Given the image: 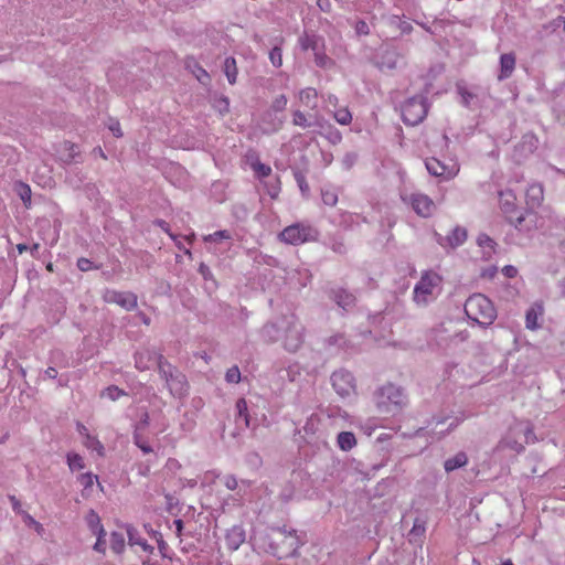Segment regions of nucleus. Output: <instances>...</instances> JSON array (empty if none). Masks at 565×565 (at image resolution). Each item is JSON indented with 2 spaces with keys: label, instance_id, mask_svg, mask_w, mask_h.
<instances>
[{
  "label": "nucleus",
  "instance_id": "1",
  "mask_svg": "<svg viewBox=\"0 0 565 565\" xmlns=\"http://www.w3.org/2000/svg\"><path fill=\"white\" fill-rule=\"evenodd\" d=\"M154 365H158L159 373L173 396L181 397L186 393L185 376L168 363L161 354L150 350H142L136 354L135 366L139 371L150 370Z\"/></svg>",
  "mask_w": 565,
  "mask_h": 565
},
{
  "label": "nucleus",
  "instance_id": "2",
  "mask_svg": "<svg viewBox=\"0 0 565 565\" xmlns=\"http://www.w3.org/2000/svg\"><path fill=\"white\" fill-rule=\"evenodd\" d=\"M467 317L481 327H489L497 318L492 301L482 294H473L465 303Z\"/></svg>",
  "mask_w": 565,
  "mask_h": 565
},
{
  "label": "nucleus",
  "instance_id": "3",
  "mask_svg": "<svg viewBox=\"0 0 565 565\" xmlns=\"http://www.w3.org/2000/svg\"><path fill=\"white\" fill-rule=\"evenodd\" d=\"M273 553L278 558H287L296 555L303 544L295 530L277 529L271 534Z\"/></svg>",
  "mask_w": 565,
  "mask_h": 565
},
{
  "label": "nucleus",
  "instance_id": "4",
  "mask_svg": "<svg viewBox=\"0 0 565 565\" xmlns=\"http://www.w3.org/2000/svg\"><path fill=\"white\" fill-rule=\"evenodd\" d=\"M406 402L402 388L393 384H386L377 392V408L383 414H394L402 409Z\"/></svg>",
  "mask_w": 565,
  "mask_h": 565
},
{
  "label": "nucleus",
  "instance_id": "5",
  "mask_svg": "<svg viewBox=\"0 0 565 565\" xmlns=\"http://www.w3.org/2000/svg\"><path fill=\"white\" fill-rule=\"evenodd\" d=\"M428 113L427 100L424 96H415L407 99L402 106V118L406 125L420 124Z\"/></svg>",
  "mask_w": 565,
  "mask_h": 565
},
{
  "label": "nucleus",
  "instance_id": "6",
  "mask_svg": "<svg viewBox=\"0 0 565 565\" xmlns=\"http://www.w3.org/2000/svg\"><path fill=\"white\" fill-rule=\"evenodd\" d=\"M441 280L437 273L433 270L425 271L414 288V300L417 303H427L434 290L440 286Z\"/></svg>",
  "mask_w": 565,
  "mask_h": 565
},
{
  "label": "nucleus",
  "instance_id": "7",
  "mask_svg": "<svg viewBox=\"0 0 565 565\" xmlns=\"http://www.w3.org/2000/svg\"><path fill=\"white\" fill-rule=\"evenodd\" d=\"M499 206L507 220L514 225L515 228L522 230L524 215L519 214L516 205V195L512 190H503L499 192Z\"/></svg>",
  "mask_w": 565,
  "mask_h": 565
},
{
  "label": "nucleus",
  "instance_id": "8",
  "mask_svg": "<svg viewBox=\"0 0 565 565\" xmlns=\"http://www.w3.org/2000/svg\"><path fill=\"white\" fill-rule=\"evenodd\" d=\"M425 166L431 175L439 178L441 181H449L454 179L460 171L459 163L454 159L441 161L431 157L426 159Z\"/></svg>",
  "mask_w": 565,
  "mask_h": 565
},
{
  "label": "nucleus",
  "instance_id": "9",
  "mask_svg": "<svg viewBox=\"0 0 565 565\" xmlns=\"http://www.w3.org/2000/svg\"><path fill=\"white\" fill-rule=\"evenodd\" d=\"M317 232L309 225L292 224L282 230L279 234V239L287 244L300 245L307 242L315 241Z\"/></svg>",
  "mask_w": 565,
  "mask_h": 565
},
{
  "label": "nucleus",
  "instance_id": "10",
  "mask_svg": "<svg viewBox=\"0 0 565 565\" xmlns=\"http://www.w3.org/2000/svg\"><path fill=\"white\" fill-rule=\"evenodd\" d=\"M402 201L408 204L413 211L420 217H430L437 206L434 200L425 193L415 192L409 195H402Z\"/></svg>",
  "mask_w": 565,
  "mask_h": 565
},
{
  "label": "nucleus",
  "instance_id": "11",
  "mask_svg": "<svg viewBox=\"0 0 565 565\" xmlns=\"http://www.w3.org/2000/svg\"><path fill=\"white\" fill-rule=\"evenodd\" d=\"M103 300L107 303H116L127 311H131L138 306L137 295L131 291L106 289L103 294Z\"/></svg>",
  "mask_w": 565,
  "mask_h": 565
},
{
  "label": "nucleus",
  "instance_id": "12",
  "mask_svg": "<svg viewBox=\"0 0 565 565\" xmlns=\"http://www.w3.org/2000/svg\"><path fill=\"white\" fill-rule=\"evenodd\" d=\"M332 386L341 397H349L355 394L356 386L354 376L344 370L335 371L331 375Z\"/></svg>",
  "mask_w": 565,
  "mask_h": 565
},
{
  "label": "nucleus",
  "instance_id": "13",
  "mask_svg": "<svg viewBox=\"0 0 565 565\" xmlns=\"http://www.w3.org/2000/svg\"><path fill=\"white\" fill-rule=\"evenodd\" d=\"M149 414L145 413L140 422L136 425L134 431V444L143 452L151 454L153 451L152 447L149 445L148 440L145 437V433L149 426Z\"/></svg>",
  "mask_w": 565,
  "mask_h": 565
},
{
  "label": "nucleus",
  "instance_id": "14",
  "mask_svg": "<svg viewBox=\"0 0 565 565\" xmlns=\"http://www.w3.org/2000/svg\"><path fill=\"white\" fill-rule=\"evenodd\" d=\"M544 201V189L540 183H532L525 192V202L530 210L541 206Z\"/></svg>",
  "mask_w": 565,
  "mask_h": 565
},
{
  "label": "nucleus",
  "instance_id": "15",
  "mask_svg": "<svg viewBox=\"0 0 565 565\" xmlns=\"http://www.w3.org/2000/svg\"><path fill=\"white\" fill-rule=\"evenodd\" d=\"M302 343V330L297 326H291L286 331L284 345L288 351H297Z\"/></svg>",
  "mask_w": 565,
  "mask_h": 565
},
{
  "label": "nucleus",
  "instance_id": "16",
  "mask_svg": "<svg viewBox=\"0 0 565 565\" xmlns=\"http://www.w3.org/2000/svg\"><path fill=\"white\" fill-rule=\"evenodd\" d=\"M516 58L514 53H504L500 56V73L498 75L499 81L511 77L515 68Z\"/></svg>",
  "mask_w": 565,
  "mask_h": 565
},
{
  "label": "nucleus",
  "instance_id": "17",
  "mask_svg": "<svg viewBox=\"0 0 565 565\" xmlns=\"http://www.w3.org/2000/svg\"><path fill=\"white\" fill-rule=\"evenodd\" d=\"M247 161L257 178H259V179L267 178L271 174V168L269 166L260 162V160L256 153L248 154Z\"/></svg>",
  "mask_w": 565,
  "mask_h": 565
},
{
  "label": "nucleus",
  "instance_id": "18",
  "mask_svg": "<svg viewBox=\"0 0 565 565\" xmlns=\"http://www.w3.org/2000/svg\"><path fill=\"white\" fill-rule=\"evenodd\" d=\"M77 481H78V483L83 488L82 489V497L85 498V499L90 497L95 482L98 486H100L99 482H98V477L96 475H93L92 472L81 473L77 477Z\"/></svg>",
  "mask_w": 565,
  "mask_h": 565
},
{
  "label": "nucleus",
  "instance_id": "19",
  "mask_svg": "<svg viewBox=\"0 0 565 565\" xmlns=\"http://www.w3.org/2000/svg\"><path fill=\"white\" fill-rule=\"evenodd\" d=\"M467 239V231L463 227L456 226L449 235L446 236V244L452 248L460 246Z\"/></svg>",
  "mask_w": 565,
  "mask_h": 565
},
{
  "label": "nucleus",
  "instance_id": "20",
  "mask_svg": "<svg viewBox=\"0 0 565 565\" xmlns=\"http://www.w3.org/2000/svg\"><path fill=\"white\" fill-rule=\"evenodd\" d=\"M227 545L232 550H237L239 545L245 541V534L242 527L233 526L226 535Z\"/></svg>",
  "mask_w": 565,
  "mask_h": 565
},
{
  "label": "nucleus",
  "instance_id": "21",
  "mask_svg": "<svg viewBox=\"0 0 565 565\" xmlns=\"http://www.w3.org/2000/svg\"><path fill=\"white\" fill-rule=\"evenodd\" d=\"M468 463V457L465 452H458L454 457L447 459L444 463L447 472L465 467Z\"/></svg>",
  "mask_w": 565,
  "mask_h": 565
},
{
  "label": "nucleus",
  "instance_id": "22",
  "mask_svg": "<svg viewBox=\"0 0 565 565\" xmlns=\"http://www.w3.org/2000/svg\"><path fill=\"white\" fill-rule=\"evenodd\" d=\"M318 93L312 87H307L299 93V100L302 105L315 108L317 106Z\"/></svg>",
  "mask_w": 565,
  "mask_h": 565
},
{
  "label": "nucleus",
  "instance_id": "23",
  "mask_svg": "<svg viewBox=\"0 0 565 565\" xmlns=\"http://www.w3.org/2000/svg\"><path fill=\"white\" fill-rule=\"evenodd\" d=\"M356 445V439L353 433L342 431L338 435V446L343 451L351 450Z\"/></svg>",
  "mask_w": 565,
  "mask_h": 565
},
{
  "label": "nucleus",
  "instance_id": "24",
  "mask_svg": "<svg viewBox=\"0 0 565 565\" xmlns=\"http://www.w3.org/2000/svg\"><path fill=\"white\" fill-rule=\"evenodd\" d=\"M319 42L320 39L317 35L313 34H303L299 39L300 47L303 51L312 50L313 52L319 50Z\"/></svg>",
  "mask_w": 565,
  "mask_h": 565
},
{
  "label": "nucleus",
  "instance_id": "25",
  "mask_svg": "<svg viewBox=\"0 0 565 565\" xmlns=\"http://www.w3.org/2000/svg\"><path fill=\"white\" fill-rule=\"evenodd\" d=\"M186 66L190 68L192 67V64H193V74L195 75V77L198 78V81H200L201 83L203 84H206L209 81H210V75L209 73L203 68L201 67L195 61L194 58L192 57H189L186 60Z\"/></svg>",
  "mask_w": 565,
  "mask_h": 565
},
{
  "label": "nucleus",
  "instance_id": "26",
  "mask_svg": "<svg viewBox=\"0 0 565 565\" xmlns=\"http://www.w3.org/2000/svg\"><path fill=\"white\" fill-rule=\"evenodd\" d=\"M224 73L230 82V84L236 83L237 77V66L234 57H227L224 62Z\"/></svg>",
  "mask_w": 565,
  "mask_h": 565
},
{
  "label": "nucleus",
  "instance_id": "27",
  "mask_svg": "<svg viewBox=\"0 0 565 565\" xmlns=\"http://www.w3.org/2000/svg\"><path fill=\"white\" fill-rule=\"evenodd\" d=\"M110 548L114 553L120 554L125 550V537L122 533L113 532L110 534Z\"/></svg>",
  "mask_w": 565,
  "mask_h": 565
},
{
  "label": "nucleus",
  "instance_id": "28",
  "mask_svg": "<svg viewBox=\"0 0 565 565\" xmlns=\"http://www.w3.org/2000/svg\"><path fill=\"white\" fill-rule=\"evenodd\" d=\"M84 445L86 448L96 451L98 456H104L105 454V448L103 444L98 440L97 437L92 436L90 434H86Z\"/></svg>",
  "mask_w": 565,
  "mask_h": 565
},
{
  "label": "nucleus",
  "instance_id": "29",
  "mask_svg": "<svg viewBox=\"0 0 565 565\" xmlns=\"http://www.w3.org/2000/svg\"><path fill=\"white\" fill-rule=\"evenodd\" d=\"M335 302L339 305V307L343 309H348L354 305L355 298L353 295L348 294L343 290H340L335 294Z\"/></svg>",
  "mask_w": 565,
  "mask_h": 565
},
{
  "label": "nucleus",
  "instance_id": "30",
  "mask_svg": "<svg viewBox=\"0 0 565 565\" xmlns=\"http://www.w3.org/2000/svg\"><path fill=\"white\" fill-rule=\"evenodd\" d=\"M542 313V307H532L527 310L526 317H525V323L527 329H536L537 328V318L539 315Z\"/></svg>",
  "mask_w": 565,
  "mask_h": 565
},
{
  "label": "nucleus",
  "instance_id": "31",
  "mask_svg": "<svg viewBox=\"0 0 565 565\" xmlns=\"http://www.w3.org/2000/svg\"><path fill=\"white\" fill-rule=\"evenodd\" d=\"M67 465L72 471L82 470L85 468L83 457L76 452L67 454Z\"/></svg>",
  "mask_w": 565,
  "mask_h": 565
},
{
  "label": "nucleus",
  "instance_id": "32",
  "mask_svg": "<svg viewBox=\"0 0 565 565\" xmlns=\"http://www.w3.org/2000/svg\"><path fill=\"white\" fill-rule=\"evenodd\" d=\"M231 238H232V235L226 230L216 231L212 234H207V235L203 236V241L205 243H218L223 239H231Z\"/></svg>",
  "mask_w": 565,
  "mask_h": 565
},
{
  "label": "nucleus",
  "instance_id": "33",
  "mask_svg": "<svg viewBox=\"0 0 565 565\" xmlns=\"http://www.w3.org/2000/svg\"><path fill=\"white\" fill-rule=\"evenodd\" d=\"M125 395H127V393L116 385H110L106 387L100 394L102 397H107L111 401H117L118 398Z\"/></svg>",
  "mask_w": 565,
  "mask_h": 565
},
{
  "label": "nucleus",
  "instance_id": "34",
  "mask_svg": "<svg viewBox=\"0 0 565 565\" xmlns=\"http://www.w3.org/2000/svg\"><path fill=\"white\" fill-rule=\"evenodd\" d=\"M333 117L340 125H349L352 121V115L347 107L337 109Z\"/></svg>",
  "mask_w": 565,
  "mask_h": 565
},
{
  "label": "nucleus",
  "instance_id": "35",
  "mask_svg": "<svg viewBox=\"0 0 565 565\" xmlns=\"http://www.w3.org/2000/svg\"><path fill=\"white\" fill-rule=\"evenodd\" d=\"M18 193H19L21 200L23 201L25 207H30L31 195H32L30 185L26 183H23V182L19 183Z\"/></svg>",
  "mask_w": 565,
  "mask_h": 565
},
{
  "label": "nucleus",
  "instance_id": "36",
  "mask_svg": "<svg viewBox=\"0 0 565 565\" xmlns=\"http://www.w3.org/2000/svg\"><path fill=\"white\" fill-rule=\"evenodd\" d=\"M321 198L326 205L334 206L338 202V194L332 189H323L321 191Z\"/></svg>",
  "mask_w": 565,
  "mask_h": 565
},
{
  "label": "nucleus",
  "instance_id": "37",
  "mask_svg": "<svg viewBox=\"0 0 565 565\" xmlns=\"http://www.w3.org/2000/svg\"><path fill=\"white\" fill-rule=\"evenodd\" d=\"M269 60L271 62V64L275 66V67H280L282 65V53H281V49L278 47V46H275L270 52H269Z\"/></svg>",
  "mask_w": 565,
  "mask_h": 565
},
{
  "label": "nucleus",
  "instance_id": "38",
  "mask_svg": "<svg viewBox=\"0 0 565 565\" xmlns=\"http://www.w3.org/2000/svg\"><path fill=\"white\" fill-rule=\"evenodd\" d=\"M315 61L316 64L320 67H330L333 64V61L329 58L324 53L316 51L315 52Z\"/></svg>",
  "mask_w": 565,
  "mask_h": 565
},
{
  "label": "nucleus",
  "instance_id": "39",
  "mask_svg": "<svg viewBox=\"0 0 565 565\" xmlns=\"http://www.w3.org/2000/svg\"><path fill=\"white\" fill-rule=\"evenodd\" d=\"M225 380H226L227 383H235V384L238 383L241 381V371H239V369L236 365L230 367L226 371Z\"/></svg>",
  "mask_w": 565,
  "mask_h": 565
},
{
  "label": "nucleus",
  "instance_id": "40",
  "mask_svg": "<svg viewBox=\"0 0 565 565\" xmlns=\"http://www.w3.org/2000/svg\"><path fill=\"white\" fill-rule=\"evenodd\" d=\"M87 522H88L94 534L98 533L99 529L103 527L100 524L99 516L94 511H90L88 513Z\"/></svg>",
  "mask_w": 565,
  "mask_h": 565
},
{
  "label": "nucleus",
  "instance_id": "41",
  "mask_svg": "<svg viewBox=\"0 0 565 565\" xmlns=\"http://www.w3.org/2000/svg\"><path fill=\"white\" fill-rule=\"evenodd\" d=\"M95 534L97 535V541L94 545V550L99 553H105V550H106V547H105L106 542L104 539V536L106 535L105 530L103 527H100L98 533H95Z\"/></svg>",
  "mask_w": 565,
  "mask_h": 565
},
{
  "label": "nucleus",
  "instance_id": "42",
  "mask_svg": "<svg viewBox=\"0 0 565 565\" xmlns=\"http://www.w3.org/2000/svg\"><path fill=\"white\" fill-rule=\"evenodd\" d=\"M236 408L238 411L239 416L244 417L246 425H248V413H247V403L244 398H239L236 403Z\"/></svg>",
  "mask_w": 565,
  "mask_h": 565
},
{
  "label": "nucleus",
  "instance_id": "43",
  "mask_svg": "<svg viewBox=\"0 0 565 565\" xmlns=\"http://www.w3.org/2000/svg\"><path fill=\"white\" fill-rule=\"evenodd\" d=\"M287 106V97L285 95H279L278 97H276L273 102V109L276 110V111H281L286 108Z\"/></svg>",
  "mask_w": 565,
  "mask_h": 565
},
{
  "label": "nucleus",
  "instance_id": "44",
  "mask_svg": "<svg viewBox=\"0 0 565 565\" xmlns=\"http://www.w3.org/2000/svg\"><path fill=\"white\" fill-rule=\"evenodd\" d=\"M292 122H294V125L300 126L303 128L308 126L307 118H306L305 114L301 113L300 110H296L294 113Z\"/></svg>",
  "mask_w": 565,
  "mask_h": 565
},
{
  "label": "nucleus",
  "instance_id": "45",
  "mask_svg": "<svg viewBox=\"0 0 565 565\" xmlns=\"http://www.w3.org/2000/svg\"><path fill=\"white\" fill-rule=\"evenodd\" d=\"M77 267L81 271H88L93 268V263L85 257H81L77 259Z\"/></svg>",
  "mask_w": 565,
  "mask_h": 565
},
{
  "label": "nucleus",
  "instance_id": "46",
  "mask_svg": "<svg viewBox=\"0 0 565 565\" xmlns=\"http://www.w3.org/2000/svg\"><path fill=\"white\" fill-rule=\"evenodd\" d=\"M502 273L508 278H514L518 275V269L512 265H508L503 267Z\"/></svg>",
  "mask_w": 565,
  "mask_h": 565
},
{
  "label": "nucleus",
  "instance_id": "47",
  "mask_svg": "<svg viewBox=\"0 0 565 565\" xmlns=\"http://www.w3.org/2000/svg\"><path fill=\"white\" fill-rule=\"evenodd\" d=\"M224 484L228 490H235L237 488V480L236 478L228 476L225 478Z\"/></svg>",
  "mask_w": 565,
  "mask_h": 565
},
{
  "label": "nucleus",
  "instance_id": "48",
  "mask_svg": "<svg viewBox=\"0 0 565 565\" xmlns=\"http://www.w3.org/2000/svg\"><path fill=\"white\" fill-rule=\"evenodd\" d=\"M110 131L114 134L115 137L119 138L122 136V131L120 128V124L118 121H114L109 125Z\"/></svg>",
  "mask_w": 565,
  "mask_h": 565
},
{
  "label": "nucleus",
  "instance_id": "49",
  "mask_svg": "<svg viewBox=\"0 0 565 565\" xmlns=\"http://www.w3.org/2000/svg\"><path fill=\"white\" fill-rule=\"evenodd\" d=\"M157 224L172 238L173 241L177 239V235L170 232L169 224L166 221H158Z\"/></svg>",
  "mask_w": 565,
  "mask_h": 565
},
{
  "label": "nucleus",
  "instance_id": "50",
  "mask_svg": "<svg viewBox=\"0 0 565 565\" xmlns=\"http://www.w3.org/2000/svg\"><path fill=\"white\" fill-rule=\"evenodd\" d=\"M296 179H297V182L299 184V188H300L301 192L302 193L308 192L309 191V185L306 182L305 178L302 175H300V174H297Z\"/></svg>",
  "mask_w": 565,
  "mask_h": 565
},
{
  "label": "nucleus",
  "instance_id": "51",
  "mask_svg": "<svg viewBox=\"0 0 565 565\" xmlns=\"http://www.w3.org/2000/svg\"><path fill=\"white\" fill-rule=\"evenodd\" d=\"M317 4L322 11H329L331 8L329 0H317Z\"/></svg>",
  "mask_w": 565,
  "mask_h": 565
},
{
  "label": "nucleus",
  "instance_id": "52",
  "mask_svg": "<svg viewBox=\"0 0 565 565\" xmlns=\"http://www.w3.org/2000/svg\"><path fill=\"white\" fill-rule=\"evenodd\" d=\"M134 544L141 546L143 551L152 552L153 547L147 543V541L142 540L141 542H134Z\"/></svg>",
  "mask_w": 565,
  "mask_h": 565
},
{
  "label": "nucleus",
  "instance_id": "53",
  "mask_svg": "<svg viewBox=\"0 0 565 565\" xmlns=\"http://www.w3.org/2000/svg\"><path fill=\"white\" fill-rule=\"evenodd\" d=\"M478 241H479L480 245L487 244L488 246H491L492 243H493V241L489 236H487V235H481L478 238Z\"/></svg>",
  "mask_w": 565,
  "mask_h": 565
},
{
  "label": "nucleus",
  "instance_id": "54",
  "mask_svg": "<svg viewBox=\"0 0 565 565\" xmlns=\"http://www.w3.org/2000/svg\"><path fill=\"white\" fill-rule=\"evenodd\" d=\"M173 523L175 525L177 535L180 536L182 534V530H183V522H182V520L177 519V520H174Z\"/></svg>",
  "mask_w": 565,
  "mask_h": 565
},
{
  "label": "nucleus",
  "instance_id": "55",
  "mask_svg": "<svg viewBox=\"0 0 565 565\" xmlns=\"http://www.w3.org/2000/svg\"><path fill=\"white\" fill-rule=\"evenodd\" d=\"M77 430L84 438H86V434H89L87 427L83 424L77 425Z\"/></svg>",
  "mask_w": 565,
  "mask_h": 565
},
{
  "label": "nucleus",
  "instance_id": "56",
  "mask_svg": "<svg viewBox=\"0 0 565 565\" xmlns=\"http://www.w3.org/2000/svg\"><path fill=\"white\" fill-rule=\"evenodd\" d=\"M46 375L51 379H55L57 376V371L56 369L54 367H49L46 371H45Z\"/></svg>",
  "mask_w": 565,
  "mask_h": 565
},
{
  "label": "nucleus",
  "instance_id": "57",
  "mask_svg": "<svg viewBox=\"0 0 565 565\" xmlns=\"http://www.w3.org/2000/svg\"><path fill=\"white\" fill-rule=\"evenodd\" d=\"M460 94L466 102H468V99H470V98H473V95L467 90H461Z\"/></svg>",
  "mask_w": 565,
  "mask_h": 565
},
{
  "label": "nucleus",
  "instance_id": "58",
  "mask_svg": "<svg viewBox=\"0 0 565 565\" xmlns=\"http://www.w3.org/2000/svg\"><path fill=\"white\" fill-rule=\"evenodd\" d=\"M28 246L25 244H18L17 245V249L20 254L24 253L25 250H28Z\"/></svg>",
  "mask_w": 565,
  "mask_h": 565
},
{
  "label": "nucleus",
  "instance_id": "59",
  "mask_svg": "<svg viewBox=\"0 0 565 565\" xmlns=\"http://www.w3.org/2000/svg\"><path fill=\"white\" fill-rule=\"evenodd\" d=\"M32 524L35 526V530L39 533L43 530L42 525L39 522H36L35 520H32Z\"/></svg>",
  "mask_w": 565,
  "mask_h": 565
},
{
  "label": "nucleus",
  "instance_id": "60",
  "mask_svg": "<svg viewBox=\"0 0 565 565\" xmlns=\"http://www.w3.org/2000/svg\"><path fill=\"white\" fill-rule=\"evenodd\" d=\"M328 102H329V104L335 105L338 102V98L335 96H329Z\"/></svg>",
  "mask_w": 565,
  "mask_h": 565
},
{
  "label": "nucleus",
  "instance_id": "61",
  "mask_svg": "<svg viewBox=\"0 0 565 565\" xmlns=\"http://www.w3.org/2000/svg\"><path fill=\"white\" fill-rule=\"evenodd\" d=\"M364 29H367V25L365 22H360L358 30L361 32H365Z\"/></svg>",
  "mask_w": 565,
  "mask_h": 565
},
{
  "label": "nucleus",
  "instance_id": "62",
  "mask_svg": "<svg viewBox=\"0 0 565 565\" xmlns=\"http://www.w3.org/2000/svg\"><path fill=\"white\" fill-rule=\"evenodd\" d=\"M194 237H195V234L194 233H191L190 235L185 236V239L192 244V242L194 241Z\"/></svg>",
  "mask_w": 565,
  "mask_h": 565
},
{
  "label": "nucleus",
  "instance_id": "63",
  "mask_svg": "<svg viewBox=\"0 0 565 565\" xmlns=\"http://www.w3.org/2000/svg\"><path fill=\"white\" fill-rule=\"evenodd\" d=\"M97 152H98V156H100L103 159H106V154L104 153L103 149L100 147H98L97 149H95Z\"/></svg>",
  "mask_w": 565,
  "mask_h": 565
},
{
  "label": "nucleus",
  "instance_id": "64",
  "mask_svg": "<svg viewBox=\"0 0 565 565\" xmlns=\"http://www.w3.org/2000/svg\"><path fill=\"white\" fill-rule=\"evenodd\" d=\"M46 270L50 271V273H53L54 271V267H53V264L52 263H49L46 265Z\"/></svg>",
  "mask_w": 565,
  "mask_h": 565
}]
</instances>
